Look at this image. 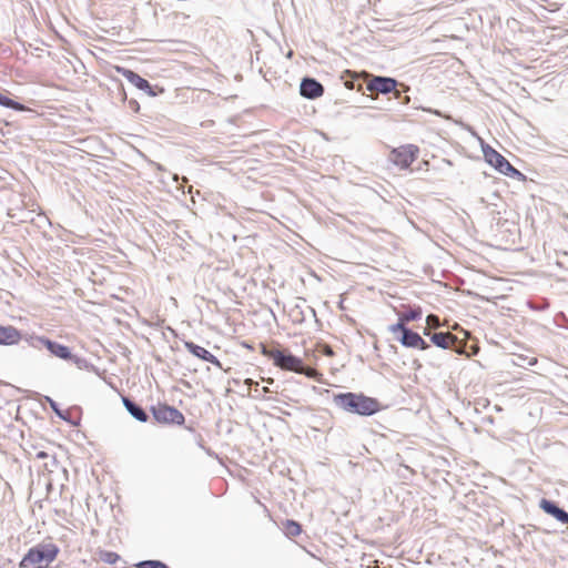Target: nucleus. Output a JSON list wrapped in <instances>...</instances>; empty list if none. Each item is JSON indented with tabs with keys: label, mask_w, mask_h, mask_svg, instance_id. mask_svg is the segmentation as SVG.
Here are the masks:
<instances>
[{
	"label": "nucleus",
	"mask_w": 568,
	"mask_h": 568,
	"mask_svg": "<svg viewBox=\"0 0 568 568\" xmlns=\"http://www.w3.org/2000/svg\"><path fill=\"white\" fill-rule=\"evenodd\" d=\"M336 407L361 416H372L379 412L381 404L376 398L368 397L363 393H339L333 396Z\"/></svg>",
	"instance_id": "1"
},
{
	"label": "nucleus",
	"mask_w": 568,
	"mask_h": 568,
	"mask_svg": "<svg viewBox=\"0 0 568 568\" xmlns=\"http://www.w3.org/2000/svg\"><path fill=\"white\" fill-rule=\"evenodd\" d=\"M59 547L53 542H40L31 547L19 562L20 568H47L59 554Z\"/></svg>",
	"instance_id": "2"
},
{
	"label": "nucleus",
	"mask_w": 568,
	"mask_h": 568,
	"mask_svg": "<svg viewBox=\"0 0 568 568\" xmlns=\"http://www.w3.org/2000/svg\"><path fill=\"white\" fill-rule=\"evenodd\" d=\"M261 353L267 358L273 361V364L283 369L290 372H296L302 369V359L287 349H282L280 347L270 348L265 344H260Z\"/></svg>",
	"instance_id": "3"
},
{
	"label": "nucleus",
	"mask_w": 568,
	"mask_h": 568,
	"mask_svg": "<svg viewBox=\"0 0 568 568\" xmlns=\"http://www.w3.org/2000/svg\"><path fill=\"white\" fill-rule=\"evenodd\" d=\"M27 342L33 348L40 349L41 347H45L51 355L64 361H72L79 367H81L82 363L85 362L84 359L73 355L69 347L53 342L44 336H30L27 338Z\"/></svg>",
	"instance_id": "4"
},
{
	"label": "nucleus",
	"mask_w": 568,
	"mask_h": 568,
	"mask_svg": "<svg viewBox=\"0 0 568 568\" xmlns=\"http://www.w3.org/2000/svg\"><path fill=\"white\" fill-rule=\"evenodd\" d=\"M398 82L394 78L374 75L367 82V90L371 92H377L382 94L394 93V97L400 100L402 104H408L410 98L408 95L402 97V92L397 90Z\"/></svg>",
	"instance_id": "5"
},
{
	"label": "nucleus",
	"mask_w": 568,
	"mask_h": 568,
	"mask_svg": "<svg viewBox=\"0 0 568 568\" xmlns=\"http://www.w3.org/2000/svg\"><path fill=\"white\" fill-rule=\"evenodd\" d=\"M153 419L158 424L164 425H182L184 424V415L175 407L165 403H158L150 408Z\"/></svg>",
	"instance_id": "6"
},
{
	"label": "nucleus",
	"mask_w": 568,
	"mask_h": 568,
	"mask_svg": "<svg viewBox=\"0 0 568 568\" xmlns=\"http://www.w3.org/2000/svg\"><path fill=\"white\" fill-rule=\"evenodd\" d=\"M418 153V146L414 144H405L393 149L389 152L388 160L400 169H408L417 159Z\"/></svg>",
	"instance_id": "7"
},
{
	"label": "nucleus",
	"mask_w": 568,
	"mask_h": 568,
	"mask_svg": "<svg viewBox=\"0 0 568 568\" xmlns=\"http://www.w3.org/2000/svg\"><path fill=\"white\" fill-rule=\"evenodd\" d=\"M424 335L429 336L434 345L443 349L456 348L458 343L457 336L450 332H435L430 333L429 328L424 329Z\"/></svg>",
	"instance_id": "8"
},
{
	"label": "nucleus",
	"mask_w": 568,
	"mask_h": 568,
	"mask_svg": "<svg viewBox=\"0 0 568 568\" xmlns=\"http://www.w3.org/2000/svg\"><path fill=\"white\" fill-rule=\"evenodd\" d=\"M118 71L135 88L139 90L144 91L149 97H155L156 92L154 91L153 87L150 84L148 80L139 75L136 72L124 69V68H118Z\"/></svg>",
	"instance_id": "9"
},
{
	"label": "nucleus",
	"mask_w": 568,
	"mask_h": 568,
	"mask_svg": "<svg viewBox=\"0 0 568 568\" xmlns=\"http://www.w3.org/2000/svg\"><path fill=\"white\" fill-rule=\"evenodd\" d=\"M300 93L302 97L314 100L323 95L324 87L314 78H303L300 85Z\"/></svg>",
	"instance_id": "10"
},
{
	"label": "nucleus",
	"mask_w": 568,
	"mask_h": 568,
	"mask_svg": "<svg viewBox=\"0 0 568 568\" xmlns=\"http://www.w3.org/2000/svg\"><path fill=\"white\" fill-rule=\"evenodd\" d=\"M184 346L195 357L203 359L205 362H209V363L213 364L214 366H216L217 368H222V364L219 361V358L216 356H214L211 352H209L206 348H204L191 341L184 342Z\"/></svg>",
	"instance_id": "11"
},
{
	"label": "nucleus",
	"mask_w": 568,
	"mask_h": 568,
	"mask_svg": "<svg viewBox=\"0 0 568 568\" xmlns=\"http://www.w3.org/2000/svg\"><path fill=\"white\" fill-rule=\"evenodd\" d=\"M397 339L400 342V344L405 347L409 348H418V349H427L429 347V344L423 339V337L409 329H405L404 334L398 336Z\"/></svg>",
	"instance_id": "12"
},
{
	"label": "nucleus",
	"mask_w": 568,
	"mask_h": 568,
	"mask_svg": "<svg viewBox=\"0 0 568 568\" xmlns=\"http://www.w3.org/2000/svg\"><path fill=\"white\" fill-rule=\"evenodd\" d=\"M539 507L547 514L556 518L561 524H568V513L560 508L557 503L542 498Z\"/></svg>",
	"instance_id": "13"
},
{
	"label": "nucleus",
	"mask_w": 568,
	"mask_h": 568,
	"mask_svg": "<svg viewBox=\"0 0 568 568\" xmlns=\"http://www.w3.org/2000/svg\"><path fill=\"white\" fill-rule=\"evenodd\" d=\"M122 403H123L125 409L128 410V413L134 419H136L141 423H146L149 420L150 416L146 413V410L141 405L135 403L133 399H131L128 396L122 395Z\"/></svg>",
	"instance_id": "14"
},
{
	"label": "nucleus",
	"mask_w": 568,
	"mask_h": 568,
	"mask_svg": "<svg viewBox=\"0 0 568 568\" xmlns=\"http://www.w3.org/2000/svg\"><path fill=\"white\" fill-rule=\"evenodd\" d=\"M21 338V333L16 327L0 326V345H14Z\"/></svg>",
	"instance_id": "15"
},
{
	"label": "nucleus",
	"mask_w": 568,
	"mask_h": 568,
	"mask_svg": "<svg viewBox=\"0 0 568 568\" xmlns=\"http://www.w3.org/2000/svg\"><path fill=\"white\" fill-rule=\"evenodd\" d=\"M485 160L493 165L498 172L500 169L506 165L507 159L503 156L499 152L494 150L491 146H486L483 149Z\"/></svg>",
	"instance_id": "16"
},
{
	"label": "nucleus",
	"mask_w": 568,
	"mask_h": 568,
	"mask_svg": "<svg viewBox=\"0 0 568 568\" xmlns=\"http://www.w3.org/2000/svg\"><path fill=\"white\" fill-rule=\"evenodd\" d=\"M283 531L287 537H296L302 532V526L292 519H286L283 523Z\"/></svg>",
	"instance_id": "17"
},
{
	"label": "nucleus",
	"mask_w": 568,
	"mask_h": 568,
	"mask_svg": "<svg viewBox=\"0 0 568 568\" xmlns=\"http://www.w3.org/2000/svg\"><path fill=\"white\" fill-rule=\"evenodd\" d=\"M0 105L16 110V111H20V112L28 110V108L24 104L17 102L1 93H0Z\"/></svg>",
	"instance_id": "18"
},
{
	"label": "nucleus",
	"mask_w": 568,
	"mask_h": 568,
	"mask_svg": "<svg viewBox=\"0 0 568 568\" xmlns=\"http://www.w3.org/2000/svg\"><path fill=\"white\" fill-rule=\"evenodd\" d=\"M501 174H505L507 176H510V178H514L518 181H525L526 180V176L520 172L518 171L516 168H514L509 161H507L506 165H504L500 171H499Z\"/></svg>",
	"instance_id": "19"
},
{
	"label": "nucleus",
	"mask_w": 568,
	"mask_h": 568,
	"mask_svg": "<svg viewBox=\"0 0 568 568\" xmlns=\"http://www.w3.org/2000/svg\"><path fill=\"white\" fill-rule=\"evenodd\" d=\"M501 174H505L507 176H510V178H514L518 181H525L526 180V176L520 172L518 171L516 168H514L509 161H507L506 165H504L500 171H499Z\"/></svg>",
	"instance_id": "20"
},
{
	"label": "nucleus",
	"mask_w": 568,
	"mask_h": 568,
	"mask_svg": "<svg viewBox=\"0 0 568 568\" xmlns=\"http://www.w3.org/2000/svg\"><path fill=\"white\" fill-rule=\"evenodd\" d=\"M501 174H505L507 176H510V178H514L518 181H525L526 180V176L520 172L518 171L516 168H514L509 161H507L506 165H504L500 171H499Z\"/></svg>",
	"instance_id": "21"
},
{
	"label": "nucleus",
	"mask_w": 568,
	"mask_h": 568,
	"mask_svg": "<svg viewBox=\"0 0 568 568\" xmlns=\"http://www.w3.org/2000/svg\"><path fill=\"white\" fill-rule=\"evenodd\" d=\"M399 317H402V322L406 323L417 321L422 317V310L419 307L409 308L408 311L400 313Z\"/></svg>",
	"instance_id": "22"
},
{
	"label": "nucleus",
	"mask_w": 568,
	"mask_h": 568,
	"mask_svg": "<svg viewBox=\"0 0 568 568\" xmlns=\"http://www.w3.org/2000/svg\"><path fill=\"white\" fill-rule=\"evenodd\" d=\"M120 559L121 557L114 551L103 550L100 552V560L105 564L115 565Z\"/></svg>",
	"instance_id": "23"
},
{
	"label": "nucleus",
	"mask_w": 568,
	"mask_h": 568,
	"mask_svg": "<svg viewBox=\"0 0 568 568\" xmlns=\"http://www.w3.org/2000/svg\"><path fill=\"white\" fill-rule=\"evenodd\" d=\"M135 568H170L166 564L161 560H142L135 564Z\"/></svg>",
	"instance_id": "24"
},
{
	"label": "nucleus",
	"mask_w": 568,
	"mask_h": 568,
	"mask_svg": "<svg viewBox=\"0 0 568 568\" xmlns=\"http://www.w3.org/2000/svg\"><path fill=\"white\" fill-rule=\"evenodd\" d=\"M514 364L517 365V366H521V367H525L526 365L527 366H534L535 364H537V358L536 357H528V356H525V355H518L516 357V359L514 361Z\"/></svg>",
	"instance_id": "25"
},
{
	"label": "nucleus",
	"mask_w": 568,
	"mask_h": 568,
	"mask_svg": "<svg viewBox=\"0 0 568 568\" xmlns=\"http://www.w3.org/2000/svg\"><path fill=\"white\" fill-rule=\"evenodd\" d=\"M45 400L47 403H49L50 407L52 408V410L62 419L67 420V416L64 415V413L59 408V405L57 402H54L51 397L49 396H45Z\"/></svg>",
	"instance_id": "26"
},
{
	"label": "nucleus",
	"mask_w": 568,
	"mask_h": 568,
	"mask_svg": "<svg viewBox=\"0 0 568 568\" xmlns=\"http://www.w3.org/2000/svg\"><path fill=\"white\" fill-rule=\"evenodd\" d=\"M406 322H402V317H398V322L394 325H392L389 327L390 332L396 334V333H400V335L404 334L405 329H409L407 326H406Z\"/></svg>",
	"instance_id": "27"
},
{
	"label": "nucleus",
	"mask_w": 568,
	"mask_h": 568,
	"mask_svg": "<svg viewBox=\"0 0 568 568\" xmlns=\"http://www.w3.org/2000/svg\"><path fill=\"white\" fill-rule=\"evenodd\" d=\"M295 373L304 374L305 376H307L310 378H315L318 375V373L315 368L305 366L303 362H302V369L296 371Z\"/></svg>",
	"instance_id": "28"
},
{
	"label": "nucleus",
	"mask_w": 568,
	"mask_h": 568,
	"mask_svg": "<svg viewBox=\"0 0 568 568\" xmlns=\"http://www.w3.org/2000/svg\"><path fill=\"white\" fill-rule=\"evenodd\" d=\"M438 316L437 315H434V314H429L426 318V322L428 324V326H436L438 325Z\"/></svg>",
	"instance_id": "29"
},
{
	"label": "nucleus",
	"mask_w": 568,
	"mask_h": 568,
	"mask_svg": "<svg viewBox=\"0 0 568 568\" xmlns=\"http://www.w3.org/2000/svg\"><path fill=\"white\" fill-rule=\"evenodd\" d=\"M129 108H130L133 112H135V113H136V112H139V110H140V104H139V102H138L136 100H133V99H132V100H130V101H129Z\"/></svg>",
	"instance_id": "30"
},
{
	"label": "nucleus",
	"mask_w": 568,
	"mask_h": 568,
	"mask_svg": "<svg viewBox=\"0 0 568 568\" xmlns=\"http://www.w3.org/2000/svg\"><path fill=\"white\" fill-rule=\"evenodd\" d=\"M47 457H48V454H47L45 452H39V453L37 454V458H38V459H44V458H47Z\"/></svg>",
	"instance_id": "31"
},
{
	"label": "nucleus",
	"mask_w": 568,
	"mask_h": 568,
	"mask_svg": "<svg viewBox=\"0 0 568 568\" xmlns=\"http://www.w3.org/2000/svg\"><path fill=\"white\" fill-rule=\"evenodd\" d=\"M268 392H270L268 387H263V393H268Z\"/></svg>",
	"instance_id": "32"
},
{
	"label": "nucleus",
	"mask_w": 568,
	"mask_h": 568,
	"mask_svg": "<svg viewBox=\"0 0 568 568\" xmlns=\"http://www.w3.org/2000/svg\"><path fill=\"white\" fill-rule=\"evenodd\" d=\"M402 87H403L404 91H407V90H408V87H407V85L402 84Z\"/></svg>",
	"instance_id": "33"
},
{
	"label": "nucleus",
	"mask_w": 568,
	"mask_h": 568,
	"mask_svg": "<svg viewBox=\"0 0 568 568\" xmlns=\"http://www.w3.org/2000/svg\"><path fill=\"white\" fill-rule=\"evenodd\" d=\"M0 135H3V129L0 128Z\"/></svg>",
	"instance_id": "34"
}]
</instances>
